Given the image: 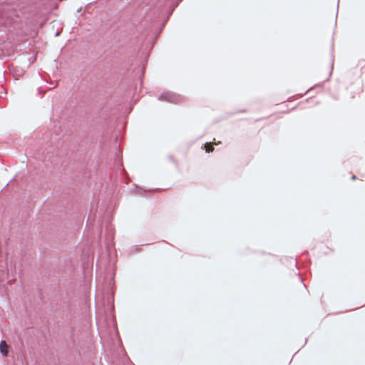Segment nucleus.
Listing matches in <instances>:
<instances>
[{"mask_svg":"<svg viewBox=\"0 0 365 365\" xmlns=\"http://www.w3.org/2000/svg\"><path fill=\"white\" fill-rule=\"evenodd\" d=\"M102 235H103V230H102V227L101 228V232H100V238L102 237Z\"/></svg>","mask_w":365,"mask_h":365,"instance_id":"nucleus-20","label":"nucleus"},{"mask_svg":"<svg viewBox=\"0 0 365 365\" xmlns=\"http://www.w3.org/2000/svg\"><path fill=\"white\" fill-rule=\"evenodd\" d=\"M113 167H114V169L115 170L116 173L117 172H120V173L122 172L123 173H125V170H124V168L123 166L122 156L120 154H118V153H115Z\"/></svg>","mask_w":365,"mask_h":365,"instance_id":"nucleus-5","label":"nucleus"},{"mask_svg":"<svg viewBox=\"0 0 365 365\" xmlns=\"http://www.w3.org/2000/svg\"><path fill=\"white\" fill-rule=\"evenodd\" d=\"M319 86V84H316L314 87L312 88H310L309 89H307L305 92V94H308L309 93H310L311 91H312L313 90H315L317 89L318 87Z\"/></svg>","mask_w":365,"mask_h":365,"instance_id":"nucleus-13","label":"nucleus"},{"mask_svg":"<svg viewBox=\"0 0 365 365\" xmlns=\"http://www.w3.org/2000/svg\"><path fill=\"white\" fill-rule=\"evenodd\" d=\"M180 96L175 93L167 91L161 93L158 99L160 101L176 103L179 101Z\"/></svg>","mask_w":365,"mask_h":365,"instance_id":"nucleus-3","label":"nucleus"},{"mask_svg":"<svg viewBox=\"0 0 365 365\" xmlns=\"http://www.w3.org/2000/svg\"><path fill=\"white\" fill-rule=\"evenodd\" d=\"M110 282H109V285L112 287L114 284V278H115V272L114 270L110 271Z\"/></svg>","mask_w":365,"mask_h":365,"instance_id":"nucleus-10","label":"nucleus"},{"mask_svg":"<svg viewBox=\"0 0 365 365\" xmlns=\"http://www.w3.org/2000/svg\"><path fill=\"white\" fill-rule=\"evenodd\" d=\"M99 147L100 148L103 150L104 149V147H105V143L103 141V140H100V145H99Z\"/></svg>","mask_w":365,"mask_h":365,"instance_id":"nucleus-15","label":"nucleus"},{"mask_svg":"<svg viewBox=\"0 0 365 365\" xmlns=\"http://www.w3.org/2000/svg\"><path fill=\"white\" fill-rule=\"evenodd\" d=\"M155 190L153 189H145L137 184H133L131 188V192L138 194L142 197H145L147 195H152Z\"/></svg>","mask_w":365,"mask_h":365,"instance_id":"nucleus-4","label":"nucleus"},{"mask_svg":"<svg viewBox=\"0 0 365 365\" xmlns=\"http://www.w3.org/2000/svg\"><path fill=\"white\" fill-rule=\"evenodd\" d=\"M202 147H204V148H205V149L206 150V151H207V153L212 152V151L214 150V148H213V147L212 146L211 143H209V142L205 143L203 145V146H202Z\"/></svg>","mask_w":365,"mask_h":365,"instance_id":"nucleus-7","label":"nucleus"},{"mask_svg":"<svg viewBox=\"0 0 365 365\" xmlns=\"http://www.w3.org/2000/svg\"><path fill=\"white\" fill-rule=\"evenodd\" d=\"M118 135H115L114 136V138H113V143H114V144H116V143H117V142H118Z\"/></svg>","mask_w":365,"mask_h":365,"instance_id":"nucleus-17","label":"nucleus"},{"mask_svg":"<svg viewBox=\"0 0 365 365\" xmlns=\"http://www.w3.org/2000/svg\"><path fill=\"white\" fill-rule=\"evenodd\" d=\"M331 57H332V59H331V71L329 72V74L331 73L333 68H334V56H333V55L331 56Z\"/></svg>","mask_w":365,"mask_h":365,"instance_id":"nucleus-16","label":"nucleus"},{"mask_svg":"<svg viewBox=\"0 0 365 365\" xmlns=\"http://www.w3.org/2000/svg\"><path fill=\"white\" fill-rule=\"evenodd\" d=\"M105 246L108 252H110L115 246V231L112 225L107 224L105 230Z\"/></svg>","mask_w":365,"mask_h":365,"instance_id":"nucleus-2","label":"nucleus"},{"mask_svg":"<svg viewBox=\"0 0 365 365\" xmlns=\"http://www.w3.org/2000/svg\"><path fill=\"white\" fill-rule=\"evenodd\" d=\"M123 0H116L118 2H121Z\"/></svg>","mask_w":365,"mask_h":365,"instance_id":"nucleus-28","label":"nucleus"},{"mask_svg":"<svg viewBox=\"0 0 365 365\" xmlns=\"http://www.w3.org/2000/svg\"><path fill=\"white\" fill-rule=\"evenodd\" d=\"M168 158L172 163H173L176 168H178V163L172 155H169Z\"/></svg>","mask_w":365,"mask_h":365,"instance_id":"nucleus-8","label":"nucleus"},{"mask_svg":"<svg viewBox=\"0 0 365 365\" xmlns=\"http://www.w3.org/2000/svg\"><path fill=\"white\" fill-rule=\"evenodd\" d=\"M317 103H318V101H315L314 102V104H317Z\"/></svg>","mask_w":365,"mask_h":365,"instance_id":"nucleus-26","label":"nucleus"},{"mask_svg":"<svg viewBox=\"0 0 365 365\" xmlns=\"http://www.w3.org/2000/svg\"><path fill=\"white\" fill-rule=\"evenodd\" d=\"M302 96H303V94H297V95H295V96H291V97H289V98L287 99V101H288V102H291V101H294V100H295V99L301 98H302Z\"/></svg>","mask_w":365,"mask_h":365,"instance_id":"nucleus-11","label":"nucleus"},{"mask_svg":"<svg viewBox=\"0 0 365 365\" xmlns=\"http://www.w3.org/2000/svg\"><path fill=\"white\" fill-rule=\"evenodd\" d=\"M336 24H337V22H336V20H335V25H336Z\"/></svg>","mask_w":365,"mask_h":365,"instance_id":"nucleus-29","label":"nucleus"},{"mask_svg":"<svg viewBox=\"0 0 365 365\" xmlns=\"http://www.w3.org/2000/svg\"><path fill=\"white\" fill-rule=\"evenodd\" d=\"M324 253L325 255H327V254H328V252H327V251H324Z\"/></svg>","mask_w":365,"mask_h":365,"instance_id":"nucleus-27","label":"nucleus"},{"mask_svg":"<svg viewBox=\"0 0 365 365\" xmlns=\"http://www.w3.org/2000/svg\"><path fill=\"white\" fill-rule=\"evenodd\" d=\"M282 106L283 107H287V105L284 104V103H282Z\"/></svg>","mask_w":365,"mask_h":365,"instance_id":"nucleus-24","label":"nucleus"},{"mask_svg":"<svg viewBox=\"0 0 365 365\" xmlns=\"http://www.w3.org/2000/svg\"><path fill=\"white\" fill-rule=\"evenodd\" d=\"M314 96H310L308 98H307L304 101H300L298 105L302 106V108H305V106H304V104L307 103H309L311 101H313Z\"/></svg>","mask_w":365,"mask_h":365,"instance_id":"nucleus-9","label":"nucleus"},{"mask_svg":"<svg viewBox=\"0 0 365 365\" xmlns=\"http://www.w3.org/2000/svg\"><path fill=\"white\" fill-rule=\"evenodd\" d=\"M127 4H128V2H123V3L121 4V7H122V8H124Z\"/></svg>","mask_w":365,"mask_h":365,"instance_id":"nucleus-19","label":"nucleus"},{"mask_svg":"<svg viewBox=\"0 0 365 365\" xmlns=\"http://www.w3.org/2000/svg\"><path fill=\"white\" fill-rule=\"evenodd\" d=\"M60 34H61V32L58 30H57L56 31L55 36H60Z\"/></svg>","mask_w":365,"mask_h":365,"instance_id":"nucleus-18","label":"nucleus"},{"mask_svg":"<svg viewBox=\"0 0 365 365\" xmlns=\"http://www.w3.org/2000/svg\"><path fill=\"white\" fill-rule=\"evenodd\" d=\"M133 250L130 251L131 255L140 252L142 250V247L141 246L136 245L133 247Z\"/></svg>","mask_w":365,"mask_h":365,"instance_id":"nucleus-12","label":"nucleus"},{"mask_svg":"<svg viewBox=\"0 0 365 365\" xmlns=\"http://www.w3.org/2000/svg\"><path fill=\"white\" fill-rule=\"evenodd\" d=\"M334 49V39L332 38L331 40V50L333 51Z\"/></svg>","mask_w":365,"mask_h":365,"instance_id":"nucleus-21","label":"nucleus"},{"mask_svg":"<svg viewBox=\"0 0 365 365\" xmlns=\"http://www.w3.org/2000/svg\"><path fill=\"white\" fill-rule=\"evenodd\" d=\"M246 110H239L235 113H229L228 114V116H231V115H233L234 114H237V113H245Z\"/></svg>","mask_w":365,"mask_h":365,"instance_id":"nucleus-14","label":"nucleus"},{"mask_svg":"<svg viewBox=\"0 0 365 365\" xmlns=\"http://www.w3.org/2000/svg\"><path fill=\"white\" fill-rule=\"evenodd\" d=\"M182 1L160 0L153 12L143 19L125 11L112 21L109 34L113 43L105 57L108 68L100 76H91L81 102L73 110H108V98L112 93L109 78L126 69L129 57L137 50L148 58L163 29Z\"/></svg>","mask_w":365,"mask_h":365,"instance_id":"nucleus-1","label":"nucleus"},{"mask_svg":"<svg viewBox=\"0 0 365 365\" xmlns=\"http://www.w3.org/2000/svg\"><path fill=\"white\" fill-rule=\"evenodd\" d=\"M295 108H296V106L292 107V108L290 109V110H293L294 109H295Z\"/></svg>","mask_w":365,"mask_h":365,"instance_id":"nucleus-25","label":"nucleus"},{"mask_svg":"<svg viewBox=\"0 0 365 365\" xmlns=\"http://www.w3.org/2000/svg\"><path fill=\"white\" fill-rule=\"evenodd\" d=\"M351 179H352V180L356 179V176L353 175L351 176Z\"/></svg>","mask_w":365,"mask_h":365,"instance_id":"nucleus-23","label":"nucleus"},{"mask_svg":"<svg viewBox=\"0 0 365 365\" xmlns=\"http://www.w3.org/2000/svg\"><path fill=\"white\" fill-rule=\"evenodd\" d=\"M9 346L7 344L6 341L1 340L0 341V353L2 356L7 357L9 356Z\"/></svg>","mask_w":365,"mask_h":365,"instance_id":"nucleus-6","label":"nucleus"},{"mask_svg":"<svg viewBox=\"0 0 365 365\" xmlns=\"http://www.w3.org/2000/svg\"><path fill=\"white\" fill-rule=\"evenodd\" d=\"M294 264L296 267H297L298 261L297 260V259H294Z\"/></svg>","mask_w":365,"mask_h":365,"instance_id":"nucleus-22","label":"nucleus"}]
</instances>
